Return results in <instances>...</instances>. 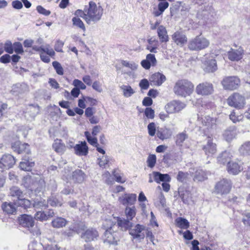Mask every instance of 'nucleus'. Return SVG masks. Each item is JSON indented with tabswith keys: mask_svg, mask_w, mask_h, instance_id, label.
<instances>
[{
	"mask_svg": "<svg viewBox=\"0 0 250 250\" xmlns=\"http://www.w3.org/2000/svg\"><path fill=\"white\" fill-rule=\"evenodd\" d=\"M236 136V130L234 126L229 127L226 129L223 134L224 139L229 142L232 141Z\"/></svg>",
	"mask_w": 250,
	"mask_h": 250,
	"instance_id": "obj_26",
	"label": "nucleus"
},
{
	"mask_svg": "<svg viewBox=\"0 0 250 250\" xmlns=\"http://www.w3.org/2000/svg\"><path fill=\"white\" fill-rule=\"evenodd\" d=\"M194 87V84L190 81L181 79L175 83L173 91L177 96L186 98L192 94Z\"/></svg>",
	"mask_w": 250,
	"mask_h": 250,
	"instance_id": "obj_2",
	"label": "nucleus"
},
{
	"mask_svg": "<svg viewBox=\"0 0 250 250\" xmlns=\"http://www.w3.org/2000/svg\"><path fill=\"white\" fill-rule=\"evenodd\" d=\"M242 222L247 227H250V211H245L242 214Z\"/></svg>",
	"mask_w": 250,
	"mask_h": 250,
	"instance_id": "obj_46",
	"label": "nucleus"
},
{
	"mask_svg": "<svg viewBox=\"0 0 250 250\" xmlns=\"http://www.w3.org/2000/svg\"><path fill=\"white\" fill-rule=\"evenodd\" d=\"M203 149L206 155L211 156L216 152L215 144L213 143L211 139H208L207 144L203 146Z\"/></svg>",
	"mask_w": 250,
	"mask_h": 250,
	"instance_id": "obj_25",
	"label": "nucleus"
},
{
	"mask_svg": "<svg viewBox=\"0 0 250 250\" xmlns=\"http://www.w3.org/2000/svg\"><path fill=\"white\" fill-rule=\"evenodd\" d=\"M243 116L242 114L238 115L233 111L229 115V119L234 123H236L242 120Z\"/></svg>",
	"mask_w": 250,
	"mask_h": 250,
	"instance_id": "obj_48",
	"label": "nucleus"
},
{
	"mask_svg": "<svg viewBox=\"0 0 250 250\" xmlns=\"http://www.w3.org/2000/svg\"><path fill=\"white\" fill-rule=\"evenodd\" d=\"M223 87L225 90H234L240 85V80L236 76H227L221 81Z\"/></svg>",
	"mask_w": 250,
	"mask_h": 250,
	"instance_id": "obj_6",
	"label": "nucleus"
},
{
	"mask_svg": "<svg viewBox=\"0 0 250 250\" xmlns=\"http://www.w3.org/2000/svg\"><path fill=\"white\" fill-rule=\"evenodd\" d=\"M204 65V70L207 72H213L217 69V65L215 60H208L205 61Z\"/></svg>",
	"mask_w": 250,
	"mask_h": 250,
	"instance_id": "obj_29",
	"label": "nucleus"
},
{
	"mask_svg": "<svg viewBox=\"0 0 250 250\" xmlns=\"http://www.w3.org/2000/svg\"><path fill=\"white\" fill-rule=\"evenodd\" d=\"M35 218L41 221H45L47 220V214L44 212L38 211L35 215Z\"/></svg>",
	"mask_w": 250,
	"mask_h": 250,
	"instance_id": "obj_59",
	"label": "nucleus"
},
{
	"mask_svg": "<svg viewBox=\"0 0 250 250\" xmlns=\"http://www.w3.org/2000/svg\"><path fill=\"white\" fill-rule=\"evenodd\" d=\"M13 149L20 154L21 153H30L29 146L26 143L21 144L20 142H16L12 145Z\"/></svg>",
	"mask_w": 250,
	"mask_h": 250,
	"instance_id": "obj_22",
	"label": "nucleus"
},
{
	"mask_svg": "<svg viewBox=\"0 0 250 250\" xmlns=\"http://www.w3.org/2000/svg\"><path fill=\"white\" fill-rule=\"evenodd\" d=\"M198 122L202 125L204 130L210 132L216 126V119L208 115L204 116L198 118Z\"/></svg>",
	"mask_w": 250,
	"mask_h": 250,
	"instance_id": "obj_9",
	"label": "nucleus"
},
{
	"mask_svg": "<svg viewBox=\"0 0 250 250\" xmlns=\"http://www.w3.org/2000/svg\"><path fill=\"white\" fill-rule=\"evenodd\" d=\"M28 109L29 110V112L31 113V115L32 117L35 116L36 115H37L39 113V111H40L39 106L37 105H29Z\"/></svg>",
	"mask_w": 250,
	"mask_h": 250,
	"instance_id": "obj_62",
	"label": "nucleus"
},
{
	"mask_svg": "<svg viewBox=\"0 0 250 250\" xmlns=\"http://www.w3.org/2000/svg\"><path fill=\"white\" fill-rule=\"evenodd\" d=\"M141 64L143 67L146 69H149L150 66H155L157 64V60L155 55L149 54L146 55V59L143 60Z\"/></svg>",
	"mask_w": 250,
	"mask_h": 250,
	"instance_id": "obj_17",
	"label": "nucleus"
},
{
	"mask_svg": "<svg viewBox=\"0 0 250 250\" xmlns=\"http://www.w3.org/2000/svg\"><path fill=\"white\" fill-rule=\"evenodd\" d=\"M152 175L154 178V181L157 183L160 182H169L170 181V177L168 174H162L159 172H153Z\"/></svg>",
	"mask_w": 250,
	"mask_h": 250,
	"instance_id": "obj_28",
	"label": "nucleus"
},
{
	"mask_svg": "<svg viewBox=\"0 0 250 250\" xmlns=\"http://www.w3.org/2000/svg\"><path fill=\"white\" fill-rule=\"evenodd\" d=\"M4 50L9 54L13 53V44L11 41L7 40L4 43Z\"/></svg>",
	"mask_w": 250,
	"mask_h": 250,
	"instance_id": "obj_61",
	"label": "nucleus"
},
{
	"mask_svg": "<svg viewBox=\"0 0 250 250\" xmlns=\"http://www.w3.org/2000/svg\"><path fill=\"white\" fill-rule=\"evenodd\" d=\"M195 90L196 92L199 95H208L212 93L213 87L212 83L204 82L197 85Z\"/></svg>",
	"mask_w": 250,
	"mask_h": 250,
	"instance_id": "obj_11",
	"label": "nucleus"
},
{
	"mask_svg": "<svg viewBox=\"0 0 250 250\" xmlns=\"http://www.w3.org/2000/svg\"><path fill=\"white\" fill-rule=\"evenodd\" d=\"M165 196L162 192H160L158 197L154 200V204L156 207L164 208L166 206Z\"/></svg>",
	"mask_w": 250,
	"mask_h": 250,
	"instance_id": "obj_39",
	"label": "nucleus"
},
{
	"mask_svg": "<svg viewBox=\"0 0 250 250\" xmlns=\"http://www.w3.org/2000/svg\"><path fill=\"white\" fill-rule=\"evenodd\" d=\"M75 153L78 156H86L88 152V147L85 141L81 142V144H77L74 148Z\"/></svg>",
	"mask_w": 250,
	"mask_h": 250,
	"instance_id": "obj_20",
	"label": "nucleus"
},
{
	"mask_svg": "<svg viewBox=\"0 0 250 250\" xmlns=\"http://www.w3.org/2000/svg\"><path fill=\"white\" fill-rule=\"evenodd\" d=\"M232 182L230 180L223 179L218 181L215 186V191L221 195L228 194L232 188Z\"/></svg>",
	"mask_w": 250,
	"mask_h": 250,
	"instance_id": "obj_7",
	"label": "nucleus"
},
{
	"mask_svg": "<svg viewBox=\"0 0 250 250\" xmlns=\"http://www.w3.org/2000/svg\"><path fill=\"white\" fill-rule=\"evenodd\" d=\"M68 221L65 219L60 217L54 219L51 224L53 228L59 229L65 227Z\"/></svg>",
	"mask_w": 250,
	"mask_h": 250,
	"instance_id": "obj_33",
	"label": "nucleus"
},
{
	"mask_svg": "<svg viewBox=\"0 0 250 250\" xmlns=\"http://www.w3.org/2000/svg\"><path fill=\"white\" fill-rule=\"evenodd\" d=\"M44 250H60V247L55 242H50L44 247H42Z\"/></svg>",
	"mask_w": 250,
	"mask_h": 250,
	"instance_id": "obj_53",
	"label": "nucleus"
},
{
	"mask_svg": "<svg viewBox=\"0 0 250 250\" xmlns=\"http://www.w3.org/2000/svg\"><path fill=\"white\" fill-rule=\"evenodd\" d=\"M10 195L14 198V203L17 206L21 207L24 209L30 208L31 206V201L24 198L22 191L18 187H13L10 189Z\"/></svg>",
	"mask_w": 250,
	"mask_h": 250,
	"instance_id": "obj_3",
	"label": "nucleus"
},
{
	"mask_svg": "<svg viewBox=\"0 0 250 250\" xmlns=\"http://www.w3.org/2000/svg\"><path fill=\"white\" fill-rule=\"evenodd\" d=\"M147 130L148 134L150 136H154L157 132L155 124L154 123H149L147 125Z\"/></svg>",
	"mask_w": 250,
	"mask_h": 250,
	"instance_id": "obj_55",
	"label": "nucleus"
},
{
	"mask_svg": "<svg viewBox=\"0 0 250 250\" xmlns=\"http://www.w3.org/2000/svg\"><path fill=\"white\" fill-rule=\"evenodd\" d=\"M117 226L113 225L110 228L105 230L104 235V243L112 244H117L119 240L117 233L116 232Z\"/></svg>",
	"mask_w": 250,
	"mask_h": 250,
	"instance_id": "obj_8",
	"label": "nucleus"
},
{
	"mask_svg": "<svg viewBox=\"0 0 250 250\" xmlns=\"http://www.w3.org/2000/svg\"><path fill=\"white\" fill-rule=\"evenodd\" d=\"M84 178V173L81 169H77L72 173V179L74 182L81 183Z\"/></svg>",
	"mask_w": 250,
	"mask_h": 250,
	"instance_id": "obj_32",
	"label": "nucleus"
},
{
	"mask_svg": "<svg viewBox=\"0 0 250 250\" xmlns=\"http://www.w3.org/2000/svg\"><path fill=\"white\" fill-rule=\"evenodd\" d=\"M47 204H50L51 206L56 207V206H61L62 203L60 202L56 198L52 197L50 198L47 202Z\"/></svg>",
	"mask_w": 250,
	"mask_h": 250,
	"instance_id": "obj_63",
	"label": "nucleus"
},
{
	"mask_svg": "<svg viewBox=\"0 0 250 250\" xmlns=\"http://www.w3.org/2000/svg\"><path fill=\"white\" fill-rule=\"evenodd\" d=\"M156 162V157L154 154L149 155L147 160L148 167L152 168L154 167Z\"/></svg>",
	"mask_w": 250,
	"mask_h": 250,
	"instance_id": "obj_57",
	"label": "nucleus"
},
{
	"mask_svg": "<svg viewBox=\"0 0 250 250\" xmlns=\"http://www.w3.org/2000/svg\"><path fill=\"white\" fill-rule=\"evenodd\" d=\"M29 88L27 84L24 83H17L12 86L11 93L14 95L18 96L20 94L27 92Z\"/></svg>",
	"mask_w": 250,
	"mask_h": 250,
	"instance_id": "obj_16",
	"label": "nucleus"
},
{
	"mask_svg": "<svg viewBox=\"0 0 250 250\" xmlns=\"http://www.w3.org/2000/svg\"><path fill=\"white\" fill-rule=\"evenodd\" d=\"M227 102L229 106L238 109L243 108L246 104L244 96L237 92L230 95L227 99Z\"/></svg>",
	"mask_w": 250,
	"mask_h": 250,
	"instance_id": "obj_4",
	"label": "nucleus"
},
{
	"mask_svg": "<svg viewBox=\"0 0 250 250\" xmlns=\"http://www.w3.org/2000/svg\"><path fill=\"white\" fill-rule=\"evenodd\" d=\"M122 64L127 67L130 68L132 70H135L137 68L138 65L134 62H129L126 61H123Z\"/></svg>",
	"mask_w": 250,
	"mask_h": 250,
	"instance_id": "obj_64",
	"label": "nucleus"
},
{
	"mask_svg": "<svg viewBox=\"0 0 250 250\" xmlns=\"http://www.w3.org/2000/svg\"><path fill=\"white\" fill-rule=\"evenodd\" d=\"M186 107V104L180 101L173 100L167 103L165 106V109L167 113L178 112Z\"/></svg>",
	"mask_w": 250,
	"mask_h": 250,
	"instance_id": "obj_10",
	"label": "nucleus"
},
{
	"mask_svg": "<svg viewBox=\"0 0 250 250\" xmlns=\"http://www.w3.org/2000/svg\"><path fill=\"white\" fill-rule=\"evenodd\" d=\"M85 136L88 141V142L92 146H97L98 140L96 137H92L90 133L88 131H85L84 132Z\"/></svg>",
	"mask_w": 250,
	"mask_h": 250,
	"instance_id": "obj_47",
	"label": "nucleus"
},
{
	"mask_svg": "<svg viewBox=\"0 0 250 250\" xmlns=\"http://www.w3.org/2000/svg\"><path fill=\"white\" fill-rule=\"evenodd\" d=\"M98 236V232L93 229H88L81 235V237L84 240L85 242L94 241L97 239Z\"/></svg>",
	"mask_w": 250,
	"mask_h": 250,
	"instance_id": "obj_19",
	"label": "nucleus"
},
{
	"mask_svg": "<svg viewBox=\"0 0 250 250\" xmlns=\"http://www.w3.org/2000/svg\"><path fill=\"white\" fill-rule=\"evenodd\" d=\"M231 155L229 152L224 151L218 157V161L221 164L228 165L231 162Z\"/></svg>",
	"mask_w": 250,
	"mask_h": 250,
	"instance_id": "obj_37",
	"label": "nucleus"
},
{
	"mask_svg": "<svg viewBox=\"0 0 250 250\" xmlns=\"http://www.w3.org/2000/svg\"><path fill=\"white\" fill-rule=\"evenodd\" d=\"M103 14V9L101 6H98L93 1H91L88 5H85L83 10H77L75 15L81 17L89 24L96 23L100 21Z\"/></svg>",
	"mask_w": 250,
	"mask_h": 250,
	"instance_id": "obj_1",
	"label": "nucleus"
},
{
	"mask_svg": "<svg viewBox=\"0 0 250 250\" xmlns=\"http://www.w3.org/2000/svg\"><path fill=\"white\" fill-rule=\"evenodd\" d=\"M207 179V174L202 169H198L195 172L194 176L195 181H203Z\"/></svg>",
	"mask_w": 250,
	"mask_h": 250,
	"instance_id": "obj_40",
	"label": "nucleus"
},
{
	"mask_svg": "<svg viewBox=\"0 0 250 250\" xmlns=\"http://www.w3.org/2000/svg\"><path fill=\"white\" fill-rule=\"evenodd\" d=\"M116 220H114V221L110 219H106L103 223V227L106 230L107 229H109L110 228V227H112L113 225L116 226V221H115Z\"/></svg>",
	"mask_w": 250,
	"mask_h": 250,
	"instance_id": "obj_60",
	"label": "nucleus"
},
{
	"mask_svg": "<svg viewBox=\"0 0 250 250\" xmlns=\"http://www.w3.org/2000/svg\"><path fill=\"white\" fill-rule=\"evenodd\" d=\"M156 135L162 140L169 139L172 135L171 131L167 128H158Z\"/></svg>",
	"mask_w": 250,
	"mask_h": 250,
	"instance_id": "obj_27",
	"label": "nucleus"
},
{
	"mask_svg": "<svg viewBox=\"0 0 250 250\" xmlns=\"http://www.w3.org/2000/svg\"><path fill=\"white\" fill-rule=\"evenodd\" d=\"M209 45V42L208 40L198 36L189 42L188 46L191 50H200L207 48Z\"/></svg>",
	"mask_w": 250,
	"mask_h": 250,
	"instance_id": "obj_5",
	"label": "nucleus"
},
{
	"mask_svg": "<svg viewBox=\"0 0 250 250\" xmlns=\"http://www.w3.org/2000/svg\"><path fill=\"white\" fill-rule=\"evenodd\" d=\"M72 22L73 25L80 28L83 31L85 30V26L83 22L78 17V16H77V17L73 18Z\"/></svg>",
	"mask_w": 250,
	"mask_h": 250,
	"instance_id": "obj_51",
	"label": "nucleus"
},
{
	"mask_svg": "<svg viewBox=\"0 0 250 250\" xmlns=\"http://www.w3.org/2000/svg\"><path fill=\"white\" fill-rule=\"evenodd\" d=\"M34 165V162L31 160H29L24 159L20 163V167L23 170L30 171Z\"/></svg>",
	"mask_w": 250,
	"mask_h": 250,
	"instance_id": "obj_35",
	"label": "nucleus"
},
{
	"mask_svg": "<svg viewBox=\"0 0 250 250\" xmlns=\"http://www.w3.org/2000/svg\"><path fill=\"white\" fill-rule=\"evenodd\" d=\"M125 97H129L134 93V90L128 85H124L121 87Z\"/></svg>",
	"mask_w": 250,
	"mask_h": 250,
	"instance_id": "obj_45",
	"label": "nucleus"
},
{
	"mask_svg": "<svg viewBox=\"0 0 250 250\" xmlns=\"http://www.w3.org/2000/svg\"><path fill=\"white\" fill-rule=\"evenodd\" d=\"M157 34L160 41L162 42L168 41V37L167 31L163 25H160L157 28Z\"/></svg>",
	"mask_w": 250,
	"mask_h": 250,
	"instance_id": "obj_31",
	"label": "nucleus"
},
{
	"mask_svg": "<svg viewBox=\"0 0 250 250\" xmlns=\"http://www.w3.org/2000/svg\"><path fill=\"white\" fill-rule=\"evenodd\" d=\"M188 137L185 132H182L178 134L176 137V144L178 146H182L183 143Z\"/></svg>",
	"mask_w": 250,
	"mask_h": 250,
	"instance_id": "obj_44",
	"label": "nucleus"
},
{
	"mask_svg": "<svg viewBox=\"0 0 250 250\" xmlns=\"http://www.w3.org/2000/svg\"><path fill=\"white\" fill-rule=\"evenodd\" d=\"M166 80L165 76L159 72L152 74L149 78V81L151 84L157 86L161 85Z\"/></svg>",
	"mask_w": 250,
	"mask_h": 250,
	"instance_id": "obj_21",
	"label": "nucleus"
},
{
	"mask_svg": "<svg viewBox=\"0 0 250 250\" xmlns=\"http://www.w3.org/2000/svg\"><path fill=\"white\" fill-rule=\"evenodd\" d=\"M244 51L241 46H239L237 49L230 48L228 52V58L231 61H239L241 60L244 56Z\"/></svg>",
	"mask_w": 250,
	"mask_h": 250,
	"instance_id": "obj_14",
	"label": "nucleus"
},
{
	"mask_svg": "<svg viewBox=\"0 0 250 250\" xmlns=\"http://www.w3.org/2000/svg\"><path fill=\"white\" fill-rule=\"evenodd\" d=\"M112 174L115 178L116 181L120 183H124L126 181V177L124 174L118 169H114L112 171Z\"/></svg>",
	"mask_w": 250,
	"mask_h": 250,
	"instance_id": "obj_38",
	"label": "nucleus"
},
{
	"mask_svg": "<svg viewBox=\"0 0 250 250\" xmlns=\"http://www.w3.org/2000/svg\"><path fill=\"white\" fill-rule=\"evenodd\" d=\"M176 222L177 227L181 229H187L189 227V222L185 218H178L176 219Z\"/></svg>",
	"mask_w": 250,
	"mask_h": 250,
	"instance_id": "obj_42",
	"label": "nucleus"
},
{
	"mask_svg": "<svg viewBox=\"0 0 250 250\" xmlns=\"http://www.w3.org/2000/svg\"><path fill=\"white\" fill-rule=\"evenodd\" d=\"M33 207L36 208H45L47 207V203L45 200H37L33 203Z\"/></svg>",
	"mask_w": 250,
	"mask_h": 250,
	"instance_id": "obj_50",
	"label": "nucleus"
},
{
	"mask_svg": "<svg viewBox=\"0 0 250 250\" xmlns=\"http://www.w3.org/2000/svg\"><path fill=\"white\" fill-rule=\"evenodd\" d=\"M114 220H116L117 221V228L119 227L122 230L126 231L127 229L129 230L132 227V223L127 219L118 218L117 219H114Z\"/></svg>",
	"mask_w": 250,
	"mask_h": 250,
	"instance_id": "obj_24",
	"label": "nucleus"
},
{
	"mask_svg": "<svg viewBox=\"0 0 250 250\" xmlns=\"http://www.w3.org/2000/svg\"><path fill=\"white\" fill-rule=\"evenodd\" d=\"M242 169V167L236 162H231L228 165V171L230 174H238Z\"/></svg>",
	"mask_w": 250,
	"mask_h": 250,
	"instance_id": "obj_30",
	"label": "nucleus"
},
{
	"mask_svg": "<svg viewBox=\"0 0 250 250\" xmlns=\"http://www.w3.org/2000/svg\"><path fill=\"white\" fill-rule=\"evenodd\" d=\"M99 165L101 167H105L109 161L108 157L106 155L103 156L99 159Z\"/></svg>",
	"mask_w": 250,
	"mask_h": 250,
	"instance_id": "obj_56",
	"label": "nucleus"
},
{
	"mask_svg": "<svg viewBox=\"0 0 250 250\" xmlns=\"http://www.w3.org/2000/svg\"><path fill=\"white\" fill-rule=\"evenodd\" d=\"M53 148L57 153L62 154L65 150V146L61 140L56 139L53 144Z\"/></svg>",
	"mask_w": 250,
	"mask_h": 250,
	"instance_id": "obj_36",
	"label": "nucleus"
},
{
	"mask_svg": "<svg viewBox=\"0 0 250 250\" xmlns=\"http://www.w3.org/2000/svg\"><path fill=\"white\" fill-rule=\"evenodd\" d=\"M125 214L127 219L132 220L136 214L135 207L134 206L126 207L125 209Z\"/></svg>",
	"mask_w": 250,
	"mask_h": 250,
	"instance_id": "obj_41",
	"label": "nucleus"
},
{
	"mask_svg": "<svg viewBox=\"0 0 250 250\" xmlns=\"http://www.w3.org/2000/svg\"><path fill=\"white\" fill-rule=\"evenodd\" d=\"M172 39L177 45L183 46L187 42L186 36L182 32L176 31L172 35Z\"/></svg>",
	"mask_w": 250,
	"mask_h": 250,
	"instance_id": "obj_23",
	"label": "nucleus"
},
{
	"mask_svg": "<svg viewBox=\"0 0 250 250\" xmlns=\"http://www.w3.org/2000/svg\"><path fill=\"white\" fill-rule=\"evenodd\" d=\"M239 150L243 155H250V142L244 143L239 148Z\"/></svg>",
	"mask_w": 250,
	"mask_h": 250,
	"instance_id": "obj_43",
	"label": "nucleus"
},
{
	"mask_svg": "<svg viewBox=\"0 0 250 250\" xmlns=\"http://www.w3.org/2000/svg\"><path fill=\"white\" fill-rule=\"evenodd\" d=\"M43 246L36 242H32L28 245V250H42Z\"/></svg>",
	"mask_w": 250,
	"mask_h": 250,
	"instance_id": "obj_54",
	"label": "nucleus"
},
{
	"mask_svg": "<svg viewBox=\"0 0 250 250\" xmlns=\"http://www.w3.org/2000/svg\"><path fill=\"white\" fill-rule=\"evenodd\" d=\"M52 65L58 75H62L63 74V69L60 62L54 61L52 62Z\"/></svg>",
	"mask_w": 250,
	"mask_h": 250,
	"instance_id": "obj_52",
	"label": "nucleus"
},
{
	"mask_svg": "<svg viewBox=\"0 0 250 250\" xmlns=\"http://www.w3.org/2000/svg\"><path fill=\"white\" fill-rule=\"evenodd\" d=\"M44 53H46L50 57H53L55 53L53 49L51 48L49 44H46L44 46H42V51Z\"/></svg>",
	"mask_w": 250,
	"mask_h": 250,
	"instance_id": "obj_49",
	"label": "nucleus"
},
{
	"mask_svg": "<svg viewBox=\"0 0 250 250\" xmlns=\"http://www.w3.org/2000/svg\"><path fill=\"white\" fill-rule=\"evenodd\" d=\"M17 54H22L23 52V49L22 44L20 42H15L13 43V51Z\"/></svg>",
	"mask_w": 250,
	"mask_h": 250,
	"instance_id": "obj_58",
	"label": "nucleus"
},
{
	"mask_svg": "<svg viewBox=\"0 0 250 250\" xmlns=\"http://www.w3.org/2000/svg\"><path fill=\"white\" fill-rule=\"evenodd\" d=\"M15 158L11 155L5 154L0 159V167L3 169H9L15 164Z\"/></svg>",
	"mask_w": 250,
	"mask_h": 250,
	"instance_id": "obj_13",
	"label": "nucleus"
},
{
	"mask_svg": "<svg viewBox=\"0 0 250 250\" xmlns=\"http://www.w3.org/2000/svg\"><path fill=\"white\" fill-rule=\"evenodd\" d=\"M19 222L23 227L32 228L34 225V220L30 215L23 214L19 218Z\"/></svg>",
	"mask_w": 250,
	"mask_h": 250,
	"instance_id": "obj_18",
	"label": "nucleus"
},
{
	"mask_svg": "<svg viewBox=\"0 0 250 250\" xmlns=\"http://www.w3.org/2000/svg\"><path fill=\"white\" fill-rule=\"evenodd\" d=\"M15 205L13 203L5 202L2 205L1 208L4 212L7 214H13L16 212Z\"/></svg>",
	"mask_w": 250,
	"mask_h": 250,
	"instance_id": "obj_34",
	"label": "nucleus"
},
{
	"mask_svg": "<svg viewBox=\"0 0 250 250\" xmlns=\"http://www.w3.org/2000/svg\"><path fill=\"white\" fill-rule=\"evenodd\" d=\"M145 227L139 224L136 225L133 228L129 229V234L138 241L143 239L145 236Z\"/></svg>",
	"mask_w": 250,
	"mask_h": 250,
	"instance_id": "obj_12",
	"label": "nucleus"
},
{
	"mask_svg": "<svg viewBox=\"0 0 250 250\" xmlns=\"http://www.w3.org/2000/svg\"><path fill=\"white\" fill-rule=\"evenodd\" d=\"M137 195L134 193H125L119 198L121 203L125 206L132 205L136 201Z\"/></svg>",
	"mask_w": 250,
	"mask_h": 250,
	"instance_id": "obj_15",
	"label": "nucleus"
}]
</instances>
